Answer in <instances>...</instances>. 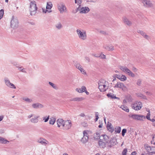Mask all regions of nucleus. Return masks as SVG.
<instances>
[{
  "label": "nucleus",
  "mask_w": 155,
  "mask_h": 155,
  "mask_svg": "<svg viewBox=\"0 0 155 155\" xmlns=\"http://www.w3.org/2000/svg\"><path fill=\"white\" fill-rule=\"evenodd\" d=\"M114 130V133L115 134H119L121 132V127L119 126H116Z\"/></svg>",
  "instance_id": "28"
},
{
  "label": "nucleus",
  "mask_w": 155,
  "mask_h": 155,
  "mask_svg": "<svg viewBox=\"0 0 155 155\" xmlns=\"http://www.w3.org/2000/svg\"><path fill=\"white\" fill-rule=\"evenodd\" d=\"M56 119L54 117H51L50 118L49 123L50 124L53 125L55 122Z\"/></svg>",
  "instance_id": "31"
},
{
  "label": "nucleus",
  "mask_w": 155,
  "mask_h": 155,
  "mask_svg": "<svg viewBox=\"0 0 155 155\" xmlns=\"http://www.w3.org/2000/svg\"><path fill=\"white\" fill-rule=\"evenodd\" d=\"M38 9L36 2L34 1H31L29 7V11L30 15L32 16L35 15L37 13Z\"/></svg>",
  "instance_id": "3"
},
{
  "label": "nucleus",
  "mask_w": 155,
  "mask_h": 155,
  "mask_svg": "<svg viewBox=\"0 0 155 155\" xmlns=\"http://www.w3.org/2000/svg\"><path fill=\"white\" fill-rule=\"evenodd\" d=\"M143 31H142L140 30H139L137 31V32L138 33L140 34H142V33H143Z\"/></svg>",
  "instance_id": "59"
},
{
  "label": "nucleus",
  "mask_w": 155,
  "mask_h": 155,
  "mask_svg": "<svg viewBox=\"0 0 155 155\" xmlns=\"http://www.w3.org/2000/svg\"><path fill=\"white\" fill-rule=\"evenodd\" d=\"M84 100V98L83 97H76L73 98L72 101H80Z\"/></svg>",
  "instance_id": "32"
},
{
  "label": "nucleus",
  "mask_w": 155,
  "mask_h": 155,
  "mask_svg": "<svg viewBox=\"0 0 155 155\" xmlns=\"http://www.w3.org/2000/svg\"><path fill=\"white\" fill-rule=\"evenodd\" d=\"M142 3L144 6L147 8H151L153 6V5L150 0H141Z\"/></svg>",
  "instance_id": "12"
},
{
  "label": "nucleus",
  "mask_w": 155,
  "mask_h": 155,
  "mask_svg": "<svg viewBox=\"0 0 155 155\" xmlns=\"http://www.w3.org/2000/svg\"><path fill=\"white\" fill-rule=\"evenodd\" d=\"M99 57H100L102 59H105L106 56L103 53H101L100 54H99Z\"/></svg>",
  "instance_id": "46"
},
{
  "label": "nucleus",
  "mask_w": 155,
  "mask_h": 155,
  "mask_svg": "<svg viewBox=\"0 0 155 155\" xmlns=\"http://www.w3.org/2000/svg\"><path fill=\"white\" fill-rule=\"evenodd\" d=\"M32 107L35 109H41L44 107V106L42 104L39 103H33L32 104Z\"/></svg>",
  "instance_id": "15"
},
{
  "label": "nucleus",
  "mask_w": 155,
  "mask_h": 155,
  "mask_svg": "<svg viewBox=\"0 0 155 155\" xmlns=\"http://www.w3.org/2000/svg\"><path fill=\"white\" fill-rule=\"evenodd\" d=\"M72 124L70 120H67L64 121L63 127L66 129H69L71 127Z\"/></svg>",
  "instance_id": "17"
},
{
  "label": "nucleus",
  "mask_w": 155,
  "mask_h": 155,
  "mask_svg": "<svg viewBox=\"0 0 155 155\" xmlns=\"http://www.w3.org/2000/svg\"><path fill=\"white\" fill-rule=\"evenodd\" d=\"M16 67L17 68H18V70L20 71H21V70H22V69H23V67H18V66H16Z\"/></svg>",
  "instance_id": "54"
},
{
  "label": "nucleus",
  "mask_w": 155,
  "mask_h": 155,
  "mask_svg": "<svg viewBox=\"0 0 155 155\" xmlns=\"http://www.w3.org/2000/svg\"><path fill=\"white\" fill-rule=\"evenodd\" d=\"M75 66L76 68L80 71L82 74L84 75H87L86 71L79 63H77Z\"/></svg>",
  "instance_id": "9"
},
{
  "label": "nucleus",
  "mask_w": 155,
  "mask_h": 155,
  "mask_svg": "<svg viewBox=\"0 0 155 155\" xmlns=\"http://www.w3.org/2000/svg\"><path fill=\"white\" fill-rule=\"evenodd\" d=\"M75 91L79 93L84 92L87 95H88L89 94V93L87 91L86 87L84 86H81V88H76L75 89Z\"/></svg>",
  "instance_id": "11"
},
{
  "label": "nucleus",
  "mask_w": 155,
  "mask_h": 155,
  "mask_svg": "<svg viewBox=\"0 0 155 155\" xmlns=\"http://www.w3.org/2000/svg\"><path fill=\"white\" fill-rule=\"evenodd\" d=\"M136 95L138 97L140 98L143 99L145 100H147V97L145 95L142 94L140 93H137L136 94Z\"/></svg>",
  "instance_id": "23"
},
{
  "label": "nucleus",
  "mask_w": 155,
  "mask_h": 155,
  "mask_svg": "<svg viewBox=\"0 0 155 155\" xmlns=\"http://www.w3.org/2000/svg\"><path fill=\"white\" fill-rule=\"evenodd\" d=\"M127 100L128 102H131L132 101L133 99L131 96H129L127 97Z\"/></svg>",
  "instance_id": "41"
},
{
  "label": "nucleus",
  "mask_w": 155,
  "mask_h": 155,
  "mask_svg": "<svg viewBox=\"0 0 155 155\" xmlns=\"http://www.w3.org/2000/svg\"><path fill=\"white\" fill-rule=\"evenodd\" d=\"M127 102V101L126 100L124 99L123 100V103L124 104H125Z\"/></svg>",
  "instance_id": "61"
},
{
  "label": "nucleus",
  "mask_w": 155,
  "mask_h": 155,
  "mask_svg": "<svg viewBox=\"0 0 155 155\" xmlns=\"http://www.w3.org/2000/svg\"><path fill=\"white\" fill-rule=\"evenodd\" d=\"M85 59L86 60H87L88 61H90V59L89 58L87 57H85Z\"/></svg>",
  "instance_id": "64"
},
{
  "label": "nucleus",
  "mask_w": 155,
  "mask_h": 155,
  "mask_svg": "<svg viewBox=\"0 0 155 155\" xmlns=\"http://www.w3.org/2000/svg\"><path fill=\"white\" fill-rule=\"evenodd\" d=\"M52 7V4L51 2H48L47 3L46 9H51Z\"/></svg>",
  "instance_id": "35"
},
{
  "label": "nucleus",
  "mask_w": 155,
  "mask_h": 155,
  "mask_svg": "<svg viewBox=\"0 0 155 155\" xmlns=\"http://www.w3.org/2000/svg\"><path fill=\"white\" fill-rule=\"evenodd\" d=\"M48 9H45V8H42V12L43 13H46L47 12H48L49 13L51 12V11L50 10L49 11H48L47 10Z\"/></svg>",
  "instance_id": "45"
},
{
  "label": "nucleus",
  "mask_w": 155,
  "mask_h": 155,
  "mask_svg": "<svg viewBox=\"0 0 155 155\" xmlns=\"http://www.w3.org/2000/svg\"><path fill=\"white\" fill-rule=\"evenodd\" d=\"M11 27L13 28H17L18 26V19L12 17L11 22Z\"/></svg>",
  "instance_id": "13"
},
{
  "label": "nucleus",
  "mask_w": 155,
  "mask_h": 155,
  "mask_svg": "<svg viewBox=\"0 0 155 155\" xmlns=\"http://www.w3.org/2000/svg\"><path fill=\"white\" fill-rule=\"evenodd\" d=\"M29 118L32 123H36L38 121V117H29Z\"/></svg>",
  "instance_id": "24"
},
{
  "label": "nucleus",
  "mask_w": 155,
  "mask_h": 155,
  "mask_svg": "<svg viewBox=\"0 0 155 155\" xmlns=\"http://www.w3.org/2000/svg\"><path fill=\"white\" fill-rule=\"evenodd\" d=\"M21 72H23V73H26V69L25 68H23L22 70H21Z\"/></svg>",
  "instance_id": "57"
},
{
  "label": "nucleus",
  "mask_w": 155,
  "mask_h": 155,
  "mask_svg": "<svg viewBox=\"0 0 155 155\" xmlns=\"http://www.w3.org/2000/svg\"><path fill=\"white\" fill-rule=\"evenodd\" d=\"M109 86L108 82L104 80H101L99 81L98 88L101 92L105 91L108 89Z\"/></svg>",
  "instance_id": "2"
},
{
  "label": "nucleus",
  "mask_w": 155,
  "mask_h": 155,
  "mask_svg": "<svg viewBox=\"0 0 155 155\" xmlns=\"http://www.w3.org/2000/svg\"><path fill=\"white\" fill-rule=\"evenodd\" d=\"M4 81L6 85L8 87L12 88L15 89V86L12 83H11L8 78H4Z\"/></svg>",
  "instance_id": "10"
},
{
  "label": "nucleus",
  "mask_w": 155,
  "mask_h": 155,
  "mask_svg": "<svg viewBox=\"0 0 155 155\" xmlns=\"http://www.w3.org/2000/svg\"><path fill=\"white\" fill-rule=\"evenodd\" d=\"M141 83V81L140 80H138L137 82V85L139 86L140 85Z\"/></svg>",
  "instance_id": "53"
},
{
  "label": "nucleus",
  "mask_w": 155,
  "mask_h": 155,
  "mask_svg": "<svg viewBox=\"0 0 155 155\" xmlns=\"http://www.w3.org/2000/svg\"><path fill=\"white\" fill-rule=\"evenodd\" d=\"M108 123L107 126H110V127L112 126V124H110V123H109L108 122Z\"/></svg>",
  "instance_id": "63"
},
{
  "label": "nucleus",
  "mask_w": 155,
  "mask_h": 155,
  "mask_svg": "<svg viewBox=\"0 0 155 155\" xmlns=\"http://www.w3.org/2000/svg\"><path fill=\"white\" fill-rule=\"evenodd\" d=\"M49 84L54 89H58V87L57 86L53 83L51 82H49Z\"/></svg>",
  "instance_id": "38"
},
{
  "label": "nucleus",
  "mask_w": 155,
  "mask_h": 155,
  "mask_svg": "<svg viewBox=\"0 0 155 155\" xmlns=\"http://www.w3.org/2000/svg\"><path fill=\"white\" fill-rule=\"evenodd\" d=\"M122 20L125 25L129 26H131L132 25V22L125 16L123 17Z\"/></svg>",
  "instance_id": "16"
},
{
  "label": "nucleus",
  "mask_w": 155,
  "mask_h": 155,
  "mask_svg": "<svg viewBox=\"0 0 155 155\" xmlns=\"http://www.w3.org/2000/svg\"><path fill=\"white\" fill-rule=\"evenodd\" d=\"M38 142L45 146L48 143L47 141L42 138H39L38 140Z\"/></svg>",
  "instance_id": "19"
},
{
  "label": "nucleus",
  "mask_w": 155,
  "mask_h": 155,
  "mask_svg": "<svg viewBox=\"0 0 155 155\" xmlns=\"http://www.w3.org/2000/svg\"><path fill=\"white\" fill-rule=\"evenodd\" d=\"M146 94L148 95H151L152 94V93L149 91H146L145 92Z\"/></svg>",
  "instance_id": "51"
},
{
  "label": "nucleus",
  "mask_w": 155,
  "mask_h": 155,
  "mask_svg": "<svg viewBox=\"0 0 155 155\" xmlns=\"http://www.w3.org/2000/svg\"><path fill=\"white\" fill-rule=\"evenodd\" d=\"M144 38L145 39L148 40L150 37L148 35H147V34L145 33V34L143 36Z\"/></svg>",
  "instance_id": "49"
},
{
  "label": "nucleus",
  "mask_w": 155,
  "mask_h": 155,
  "mask_svg": "<svg viewBox=\"0 0 155 155\" xmlns=\"http://www.w3.org/2000/svg\"><path fill=\"white\" fill-rule=\"evenodd\" d=\"M56 27L58 29H59L61 28L62 27V26L61 25V24L60 23H59L58 24H57L56 25Z\"/></svg>",
  "instance_id": "43"
},
{
  "label": "nucleus",
  "mask_w": 155,
  "mask_h": 155,
  "mask_svg": "<svg viewBox=\"0 0 155 155\" xmlns=\"http://www.w3.org/2000/svg\"><path fill=\"white\" fill-rule=\"evenodd\" d=\"M115 75L116 78L122 81H124L127 80L126 77L123 74H116Z\"/></svg>",
  "instance_id": "18"
},
{
  "label": "nucleus",
  "mask_w": 155,
  "mask_h": 155,
  "mask_svg": "<svg viewBox=\"0 0 155 155\" xmlns=\"http://www.w3.org/2000/svg\"><path fill=\"white\" fill-rule=\"evenodd\" d=\"M151 144L155 145V142H154V140H152L151 141Z\"/></svg>",
  "instance_id": "62"
},
{
  "label": "nucleus",
  "mask_w": 155,
  "mask_h": 155,
  "mask_svg": "<svg viewBox=\"0 0 155 155\" xmlns=\"http://www.w3.org/2000/svg\"><path fill=\"white\" fill-rule=\"evenodd\" d=\"M109 137L107 135L103 134L101 135L98 141V145L101 148H104L109 142Z\"/></svg>",
  "instance_id": "1"
},
{
  "label": "nucleus",
  "mask_w": 155,
  "mask_h": 155,
  "mask_svg": "<svg viewBox=\"0 0 155 155\" xmlns=\"http://www.w3.org/2000/svg\"><path fill=\"white\" fill-rule=\"evenodd\" d=\"M107 128L108 130L111 133L113 132L114 130V128L112 126H107Z\"/></svg>",
  "instance_id": "40"
},
{
  "label": "nucleus",
  "mask_w": 155,
  "mask_h": 155,
  "mask_svg": "<svg viewBox=\"0 0 155 155\" xmlns=\"http://www.w3.org/2000/svg\"><path fill=\"white\" fill-rule=\"evenodd\" d=\"M127 149H124L122 151V155H127Z\"/></svg>",
  "instance_id": "47"
},
{
  "label": "nucleus",
  "mask_w": 155,
  "mask_h": 155,
  "mask_svg": "<svg viewBox=\"0 0 155 155\" xmlns=\"http://www.w3.org/2000/svg\"><path fill=\"white\" fill-rule=\"evenodd\" d=\"M9 142L5 139L0 137V143L5 144Z\"/></svg>",
  "instance_id": "29"
},
{
  "label": "nucleus",
  "mask_w": 155,
  "mask_h": 155,
  "mask_svg": "<svg viewBox=\"0 0 155 155\" xmlns=\"http://www.w3.org/2000/svg\"><path fill=\"white\" fill-rule=\"evenodd\" d=\"M64 121L62 119H58L57 121L58 126L59 127L61 126L63 127Z\"/></svg>",
  "instance_id": "21"
},
{
  "label": "nucleus",
  "mask_w": 155,
  "mask_h": 155,
  "mask_svg": "<svg viewBox=\"0 0 155 155\" xmlns=\"http://www.w3.org/2000/svg\"><path fill=\"white\" fill-rule=\"evenodd\" d=\"M114 88H118L121 89L124 91H126L127 88L124 84L120 82H117L114 87Z\"/></svg>",
  "instance_id": "7"
},
{
  "label": "nucleus",
  "mask_w": 155,
  "mask_h": 155,
  "mask_svg": "<svg viewBox=\"0 0 155 155\" xmlns=\"http://www.w3.org/2000/svg\"><path fill=\"white\" fill-rule=\"evenodd\" d=\"M148 120H150L153 122V125L155 126V117H146Z\"/></svg>",
  "instance_id": "27"
},
{
  "label": "nucleus",
  "mask_w": 155,
  "mask_h": 155,
  "mask_svg": "<svg viewBox=\"0 0 155 155\" xmlns=\"http://www.w3.org/2000/svg\"><path fill=\"white\" fill-rule=\"evenodd\" d=\"M100 133L98 132H96L94 135V138L95 140H98L99 139H100Z\"/></svg>",
  "instance_id": "30"
},
{
  "label": "nucleus",
  "mask_w": 155,
  "mask_h": 155,
  "mask_svg": "<svg viewBox=\"0 0 155 155\" xmlns=\"http://www.w3.org/2000/svg\"><path fill=\"white\" fill-rule=\"evenodd\" d=\"M144 146L147 150L150 153V152H151V150H154V149H155V147H151L150 146L147 145H145Z\"/></svg>",
  "instance_id": "25"
},
{
  "label": "nucleus",
  "mask_w": 155,
  "mask_h": 155,
  "mask_svg": "<svg viewBox=\"0 0 155 155\" xmlns=\"http://www.w3.org/2000/svg\"><path fill=\"white\" fill-rule=\"evenodd\" d=\"M146 111L148 112V113L147 114V115L146 116H150L151 115L150 112V110L148 108H146Z\"/></svg>",
  "instance_id": "48"
},
{
  "label": "nucleus",
  "mask_w": 155,
  "mask_h": 155,
  "mask_svg": "<svg viewBox=\"0 0 155 155\" xmlns=\"http://www.w3.org/2000/svg\"><path fill=\"white\" fill-rule=\"evenodd\" d=\"M127 132V130L126 129H124L122 130V135L123 137L124 136L125 134Z\"/></svg>",
  "instance_id": "44"
},
{
  "label": "nucleus",
  "mask_w": 155,
  "mask_h": 155,
  "mask_svg": "<svg viewBox=\"0 0 155 155\" xmlns=\"http://www.w3.org/2000/svg\"><path fill=\"white\" fill-rule=\"evenodd\" d=\"M134 120H143V117H132Z\"/></svg>",
  "instance_id": "39"
},
{
  "label": "nucleus",
  "mask_w": 155,
  "mask_h": 155,
  "mask_svg": "<svg viewBox=\"0 0 155 155\" xmlns=\"http://www.w3.org/2000/svg\"><path fill=\"white\" fill-rule=\"evenodd\" d=\"M151 151L152 152H150V153H155V149H154V150H152Z\"/></svg>",
  "instance_id": "60"
},
{
  "label": "nucleus",
  "mask_w": 155,
  "mask_h": 155,
  "mask_svg": "<svg viewBox=\"0 0 155 155\" xmlns=\"http://www.w3.org/2000/svg\"><path fill=\"white\" fill-rule=\"evenodd\" d=\"M142 106V103L139 101H136L131 105L132 108L135 110H140Z\"/></svg>",
  "instance_id": "6"
},
{
  "label": "nucleus",
  "mask_w": 155,
  "mask_h": 155,
  "mask_svg": "<svg viewBox=\"0 0 155 155\" xmlns=\"http://www.w3.org/2000/svg\"><path fill=\"white\" fill-rule=\"evenodd\" d=\"M119 68L125 74H128L129 76L131 77H134L135 76V74H134L127 67L125 66H119Z\"/></svg>",
  "instance_id": "5"
},
{
  "label": "nucleus",
  "mask_w": 155,
  "mask_h": 155,
  "mask_svg": "<svg viewBox=\"0 0 155 155\" xmlns=\"http://www.w3.org/2000/svg\"><path fill=\"white\" fill-rule=\"evenodd\" d=\"M120 107L127 112H129V110L127 106L125 105H122Z\"/></svg>",
  "instance_id": "33"
},
{
  "label": "nucleus",
  "mask_w": 155,
  "mask_h": 155,
  "mask_svg": "<svg viewBox=\"0 0 155 155\" xmlns=\"http://www.w3.org/2000/svg\"><path fill=\"white\" fill-rule=\"evenodd\" d=\"M92 133V131L90 130H85L83 132V136L87 137H89V134Z\"/></svg>",
  "instance_id": "22"
},
{
  "label": "nucleus",
  "mask_w": 155,
  "mask_h": 155,
  "mask_svg": "<svg viewBox=\"0 0 155 155\" xmlns=\"http://www.w3.org/2000/svg\"><path fill=\"white\" fill-rule=\"evenodd\" d=\"M133 70L134 72H136L137 71V69L135 68H133Z\"/></svg>",
  "instance_id": "58"
},
{
  "label": "nucleus",
  "mask_w": 155,
  "mask_h": 155,
  "mask_svg": "<svg viewBox=\"0 0 155 155\" xmlns=\"http://www.w3.org/2000/svg\"><path fill=\"white\" fill-rule=\"evenodd\" d=\"M22 99L23 100L28 103H31L32 101V99L26 97H23Z\"/></svg>",
  "instance_id": "34"
},
{
  "label": "nucleus",
  "mask_w": 155,
  "mask_h": 155,
  "mask_svg": "<svg viewBox=\"0 0 155 155\" xmlns=\"http://www.w3.org/2000/svg\"><path fill=\"white\" fill-rule=\"evenodd\" d=\"M82 2V0H75V3L76 4H77L78 5V7L77 9H79L80 7L81 6V4Z\"/></svg>",
  "instance_id": "36"
},
{
  "label": "nucleus",
  "mask_w": 155,
  "mask_h": 155,
  "mask_svg": "<svg viewBox=\"0 0 155 155\" xmlns=\"http://www.w3.org/2000/svg\"><path fill=\"white\" fill-rule=\"evenodd\" d=\"M92 55L93 56L96 57H99V54H92Z\"/></svg>",
  "instance_id": "52"
},
{
  "label": "nucleus",
  "mask_w": 155,
  "mask_h": 155,
  "mask_svg": "<svg viewBox=\"0 0 155 155\" xmlns=\"http://www.w3.org/2000/svg\"><path fill=\"white\" fill-rule=\"evenodd\" d=\"M79 11L80 13L81 14H86L87 13L90 11L89 8L87 7H80L79 9H77Z\"/></svg>",
  "instance_id": "14"
},
{
  "label": "nucleus",
  "mask_w": 155,
  "mask_h": 155,
  "mask_svg": "<svg viewBox=\"0 0 155 155\" xmlns=\"http://www.w3.org/2000/svg\"><path fill=\"white\" fill-rule=\"evenodd\" d=\"M104 48L107 50L112 51L114 50V47L112 45H104L103 46Z\"/></svg>",
  "instance_id": "20"
},
{
  "label": "nucleus",
  "mask_w": 155,
  "mask_h": 155,
  "mask_svg": "<svg viewBox=\"0 0 155 155\" xmlns=\"http://www.w3.org/2000/svg\"><path fill=\"white\" fill-rule=\"evenodd\" d=\"M49 119V117H47V118L46 119H45V117H44V118H43V120H45V122H47L48 120Z\"/></svg>",
  "instance_id": "55"
},
{
  "label": "nucleus",
  "mask_w": 155,
  "mask_h": 155,
  "mask_svg": "<svg viewBox=\"0 0 155 155\" xmlns=\"http://www.w3.org/2000/svg\"><path fill=\"white\" fill-rule=\"evenodd\" d=\"M76 33L78 38L81 40L85 41L87 38L86 31L82 29H78L76 31Z\"/></svg>",
  "instance_id": "4"
},
{
  "label": "nucleus",
  "mask_w": 155,
  "mask_h": 155,
  "mask_svg": "<svg viewBox=\"0 0 155 155\" xmlns=\"http://www.w3.org/2000/svg\"><path fill=\"white\" fill-rule=\"evenodd\" d=\"M107 96L111 98L112 99H117V97H116L115 95L112 93L107 94Z\"/></svg>",
  "instance_id": "37"
},
{
  "label": "nucleus",
  "mask_w": 155,
  "mask_h": 155,
  "mask_svg": "<svg viewBox=\"0 0 155 155\" xmlns=\"http://www.w3.org/2000/svg\"><path fill=\"white\" fill-rule=\"evenodd\" d=\"M58 8L61 14L66 12L67 11L66 7L65 5L62 3H60L58 5Z\"/></svg>",
  "instance_id": "8"
},
{
  "label": "nucleus",
  "mask_w": 155,
  "mask_h": 155,
  "mask_svg": "<svg viewBox=\"0 0 155 155\" xmlns=\"http://www.w3.org/2000/svg\"><path fill=\"white\" fill-rule=\"evenodd\" d=\"M136 154L137 153L135 151H134L131 153V155H136Z\"/></svg>",
  "instance_id": "56"
},
{
  "label": "nucleus",
  "mask_w": 155,
  "mask_h": 155,
  "mask_svg": "<svg viewBox=\"0 0 155 155\" xmlns=\"http://www.w3.org/2000/svg\"><path fill=\"white\" fill-rule=\"evenodd\" d=\"M88 139L89 137H87L83 136V137L81 138V141L82 143L84 144L87 142Z\"/></svg>",
  "instance_id": "26"
},
{
  "label": "nucleus",
  "mask_w": 155,
  "mask_h": 155,
  "mask_svg": "<svg viewBox=\"0 0 155 155\" xmlns=\"http://www.w3.org/2000/svg\"><path fill=\"white\" fill-rule=\"evenodd\" d=\"M144 38L145 39L148 40L150 37L148 35H147V34L145 33V34L143 36Z\"/></svg>",
  "instance_id": "50"
},
{
  "label": "nucleus",
  "mask_w": 155,
  "mask_h": 155,
  "mask_svg": "<svg viewBox=\"0 0 155 155\" xmlns=\"http://www.w3.org/2000/svg\"><path fill=\"white\" fill-rule=\"evenodd\" d=\"M4 12V11L3 9H2L0 10V19H1L3 17Z\"/></svg>",
  "instance_id": "42"
}]
</instances>
